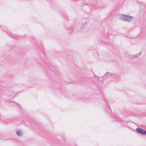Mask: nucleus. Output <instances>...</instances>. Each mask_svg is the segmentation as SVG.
I'll list each match as a JSON object with an SVG mask.
<instances>
[{
  "label": "nucleus",
  "instance_id": "7ed1b4c3",
  "mask_svg": "<svg viewBox=\"0 0 146 146\" xmlns=\"http://www.w3.org/2000/svg\"><path fill=\"white\" fill-rule=\"evenodd\" d=\"M16 133L18 136H20L22 135V133L21 130L20 129H17L16 130Z\"/></svg>",
  "mask_w": 146,
  "mask_h": 146
},
{
  "label": "nucleus",
  "instance_id": "39448f33",
  "mask_svg": "<svg viewBox=\"0 0 146 146\" xmlns=\"http://www.w3.org/2000/svg\"><path fill=\"white\" fill-rule=\"evenodd\" d=\"M112 75L111 74H110L109 72H107L104 75L106 77H109L110 76Z\"/></svg>",
  "mask_w": 146,
  "mask_h": 146
},
{
  "label": "nucleus",
  "instance_id": "f03ea898",
  "mask_svg": "<svg viewBox=\"0 0 146 146\" xmlns=\"http://www.w3.org/2000/svg\"><path fill=\"white\" fill-rule=\"evenodd\" d=\"M137 131L139 133L143 135H146V131L138 127L136 129Z\"/></svg>",
  "mask_w": 146,
  "mask_h": 146
},
{
  "label": "nucleus",
  "instance_id": "f257e3e1",
  "mask_svg": "<svg viewBox=\"0 0 146 146\" xmlns=\"http://www.w3.org/2000/svg\"><path fill=\"white\" fill-rule=\"evenodd\" d=\"M133 18V17L129 15H121L119 17V19L121 20L128 22H130Z\"/></svg>",
  "mask_w": 146,
  "mask_h": 146
},
{
  "label": "nucleus",
  "instance_id": "423d86ee",
  "mask_svg": "<svg viewBox=\"0 0 146 146\" xmlns=\"http://www.w3.org/2000/svg\"><path fill=\"white\" fill-rule=\"evenodd\" d=\"M18 106L21 108H20V106H19V105H18Z\"/></svg>",
  "mask_w": 146,
  "mask_h": 146
},
{
  "label": "nucleus",
  "instance_id": "20e7f679",
  "mask_svg": "<svg viewBox=\"0 0 146 146\" xmlns=\"http://www.w3.org/2000/svg\"><path fill=\"white\" fill-rule=\"evenodd\" d=\"M141 53H139L138 54H137L136 55H133L131 56L132 58H137L138 56L140 55Z\"/></svg>",
  "mask_w": 146,
  "mask_h": 146
}]
</instances>
